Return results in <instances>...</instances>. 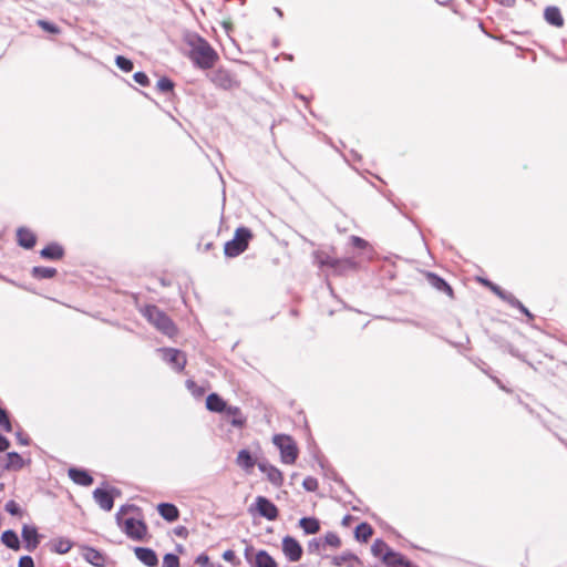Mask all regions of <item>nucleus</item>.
<instances>
[{
	"instance_id": "1",
	"label": "nucleus",
	"mask_w": 567,
	"mask_h": 567,
	"mask_svg": "<svg viewBox=\"0 0 567 567\" xmlns=\"http://www.w3.org/2000/svg\"><path fill=\"white\" fill-rule=\"evenodd\" d=\"M186 43L190 48L189 58L195 65L203 70L214 66L218 54L205 39L197 34H189L186 38Z\"/></svg>"
},
{
	"instance_id": "2",
	"label": "nucleus",
	"mask_w": 567,
	"mask_h": 567,
	"mask_svg": "<svg viewBox=\"0 0 567 567\" xmlns=\"http://www.w3.org/2000/svg\"><path fill=\"white\" fill-rule=\"evenodd\" d=\"M134 506H122L116 514L117 525L122 528V530L134 540H143L147 534V526L141 519H135L133 517L124 518L123 515L128 511L133 509Z\"/></svg>"
},
{
	"instance_id": "3",
	"label": "nucleus",
	"mask_w": 567,
	"mask_h": 567,
	"mask_svg": "<svg viewBox=\"0 0 567 567\" xmlns=\"http://www.w3.org/2000/svg\"><path fill=\"white\" fill-rule=\"evenodd\" d=\"M143 316L162 333L173 337L176 333V327L172 319L156 306H146L142 310Z\"/></svg>"
},
{
	"instance_id": "4",
	"label": "nucleus",
	"mask_w": 567,
	"mask_h": 567,
	"mask_svg": "<svg viewBox=\"0 0 567 567\" xmlns=\"http://www.w3.org/2000/svg\"><path fill=\"white\" fill-rule=\"evenodd\" d=\"M251 238V231L246 227H239L235 231L231 240L227 241L224 247V252L227 257H237L244 252L248 247V241Z\"/></svg>"
},
{
	"instance_id": "5",
	"label": "nucleus",
	"mask_w": 567,
	"mask_h": 567,
	"mask_svg": "<svg viewBox=\"0 0 567 567\" xmlns=\"http://www.w3.org/2000/svg\"><path fill=\"white\" fill-rule=\"evenodd\" d=\"M274 444L280 451V457L285 464H293L298 457V447L291 436L277 434L272 439Z\"/></svg>"
},
{
	"instance_id": "6",
	"label": "nucleus",
	"mask_w": 567,
	"mask_h": 567,
	"mask_svg": "<svg viewBox=\"0 0 567 567\" xmlns=\"http://www.w3.org/2000/svg\"><path fill=\"white\" fill-rule=\"evenodd\" d=\"M485 285L503 301L507 302L513 308L518 309L528 319H533V315L529 312V310L514 295L503 290L499 286L493 282L485 281Z\"/></svg>"
},
{
	"instance_id": "7",
	"label": "nucleus",
	"mask_w": 567,
	"mask_h": 567,
	"mask_svg": "<svg viewBox=\"0 0 567 567\" xmlns=\"http://www.w3.org/2000/svg\"><path fill=\"white\" fill-rule=\"evenodd\" d=\"M245 558L251 567H277L275 559L266 550L254 554L251 546L246 547Z\"/></svg>"
},
{
	"instance_id": "8",
	"label": "nucleus",
	"mask_w": 567,
	"mask_h": 567,
	"mask_svg": "<svg viewBox=\"0 0 567 567\" xmlns=\"http://www.w3.org/2000/svg\"><path fill=\"white\" fill-rule=\"evenodd\" d=\"M282 550L290 561H298L302 555L301 545L290 536H286L282 539Z\"/></svg>"
},
{
	"instance_id": "9",
	"label": "nucleus",
	"mask_w": 567,
	"mask_h": 567,
	"mask_svg": "<svg viewBox=\"0 0 567 567\" xmlns=\"http://www.w3.org/2000/svg\"><path fill=\"white\" fill-rule=\"evenodd\" d=\"M256 509L260 516L268 520H274L278 516V508L276 505L264 496H258L256 498Z\"/></svg>"
},
{
	"instance_id": "10",
	"label": "nucleus",
	"mask_w": 567,
	"mask_h": 567,
	"mask_svg": "<svg viewBox=\"0 0 567 567\" xmlns=\"http://www.w3.org/2000/svg\"><path fill=\"white\" fill-rule=\"evenodd\" d=\"M210 80L215 85L224 90L233 89L236 85V80L231 73L224 69L214 71L210 75Z\"/></svg>"
},
{
	"instance_id": "11",
	"label": "nucleus",
	"mask_w": 567,
	"mask_h": 567,
	"mask_svg": "<svg viewBox=\"0 0 567 567\" xmlns=\"http://www.w3.org/2000/svg\"><path fill=\"white\" fill-rule=\"evenodd\" d=\"M164 359L177 371L183 370L186 364L185 354L176 349H165Z\"/></svg>"
},
{
	"instance_id": "12",
	"label": "nucleus",
	"mask_w": 567,
	"mask_h": 567,
	"mask_svg": "<svg viewBox=\"0 0 567 567\" xmlns=\"http://www.w3.org/2000/svg\"><path fill=\"white\" fill-rule=\"evenodd\" d=\"M134 554H135L136 558L140 561H142L144 565H146L147 567H156L158 564L157 555L151 548L135 547Z\"/></svg>"
},
{
	"instance_id": "13",
	"label": "nucleus",
	"mask_w": 567,
	"mask_h": 567,
	"mask_svg": "<svg viewBox=\"0 0 567 567\" xmlns=\"http://www.w3.org/2000/svg\"><path fill=\"white\" fill-rule=\"evenodd\" d=\"M258 467H259L260 472H262L264 474L267 475L268 480L274 485L281 486V484L284 482V476H282V473L277 467H275L274 465L266 463V462L258 463Z\"/></svg>"
},
{
	"instance_id": "14",
	"label": "nucleus",
	"mask_w": 567,
	"mask_h": 567,
	"mask_svg": "<svg viewBox=\"0 0 567 567\" xmlns=\"http://www.w3.org/2000/svg\"><path fill=\"white\" fill-rule=\"evenodd\" d=\"M22 538L25 542V548L30 551L34 550L39 545V534L35 527L24 525L22 527Z\"/></svg>"
},
{
	"instance_id": "15",
	"label": "nucleus",
	"mask_w": 567,
	"mask_h": 567,
	"mask_svg": "<svg viewBox=\"0 0 567 567\" xmlns=\"http://www.w3.org/2000/svg\"><path fill=\"white\" fill-rule=\"evenodd\" d=\"M544 19L547 23L556 28H561L565 22L559 8L556 6H548L545 8Z\"/></svg>"
},
{
	"instance_id": "16",
	"label": "nucleus",
	"mask_w": 567,
	"mask_h": 567,
	"mask_svg": "<svg viewBox=\"0 0 567 567\" xmlns=\"http://www.w3.org/2000/svg\"><path fill=\"white\" fill-rule=\"evenodd\" d=\"M93 498L102 509L109 512L113 508L114 499L110 492L96 488L93 492Z\"/></svg>"
},
{
	"instance_id": "17",
	"label": "nucleus",
	"mask_w": 567,
	"mask_h": 567,
	"mask_svg": "<svg viewBox=\"0 0 567 567\" xmlns=\"http://www.w3.org/2000/svg\"><path fill=\"white\" fill-rule=\"evenodd\" d=\"M17 240L21 247L31 249L34 247L37 238L30 229L21 227L17 230Z\"/></svg>"
},
{
	"instance_id": "18",
	"label": "nucleus",
	"mask_w": 567,
	"mask_h": 567,
	"mask_svg": "<svg viewBox=\"0 0 567 567\" xmlns=\"http://www.w3.org/2000/svg\"><path fill=\"white\" fill-rule=\"evenodd\" d=\"M158 514L167 522H175L179 516L178 508L171 503H161L157 506Z\"/></svg>"
},
{
	"instance_id": "19",
	"label": "nucleus",
	"mask_w": 567,
	"mask_h": 567,
	"mask_svg": "<svg viewBox=\"0 0 567 567\" xmlns=\"http://www.w3.org/2000/svg\"><path fill=\"white\" fill-rule=\"evenodd\" d=\"M206 408L212 412L225 413L228 406L226 402L217 393H210L206 398Z\"/></svg>"
},
{
	"instance_id": "20",
	"label": "nucleus",
	"mask_w": 567,
	"mask_h": 567,
	"mask_svg": "<svg viewBox=\"0 0 567 567\" xmlns=\"http://www.w3.org/2000/svg\"><path fill=\"white\" fill-rule=\"evenodd\" d=\"M69 476L75 484L82 486H90L93 483L92 476L83 470L70 468Z\"/></svg>"
},
{
	"instance_id": "21",
	"label": "nucleus",
	"mask_w": 567,
	"mask_h": 567,
	"mask_svg": "<svg viewBox=\"0 0 567 567\" xmlns=\"http://www.w3.org/2000/svg\"><path fill=\"white\" fill-rule=\"evenodd\" d=\"M83 557L87 563L96 567H102L105 564V556L92 547L84 548Z\"/></svg>"
},
{
	"instance_id": "22",
	"label": "nucleus",
	"mask_w": 567,
	"mask_h": 567,
	"mask_svg": "<svg viewBox=\"0 0 567 567\" xmlns=\"http://www.w3.org/2000/svg\"><path fill=\"white\" fill-rule=\"evenodd\" d=\"M384 564L386 567H414L409 560H406L399 553H388L384 557Z\"/></svg>"
},
{
	"instance_id": "23",
	"label": "nucleus",
	"mask_w": 567,
	"mask_h": 567,
	"mask_svg": "<svg viewBox=\"0 0 567 567\" xmlns=\"http://www.w3.org/2000/svg\"><path fill=\"white\" fill-rule=\"evenodd\" d=\"M63 254H64L63 248L55 243L48 245L40 251V255L42 258L51 259V260L61 259L63 257Z\"/></svg>"
},
{
	"instance_id": "24",
	"label": "nucleus",
	"mask_w": 567,
	"mask_h": 567,
	"mask_svg": "<svg viewBox=\"0 0 567 567\" xmlns=\"http://www.w3.org/2000/svg\"><path fill=\"white\" fill-rule=\"evenodd\" d=\"M6 464L3 465V468L9 471H19L24 466V461L21 457L20 454L16 452H10L4 457Z\"/></svg>"
},
{
	"instance_id": "25",
	"label": "nucleus",
	"mask_w": 567,
	"mask_h": 567,
	"mask_svg": "<svg viewBox=\"0 0 567 567\" xmlns=\"http://www.w3.org/2000/svg\"><path fill=\"white\" fill-rule=\"evenodd\" d=\"M236 463L245 471H250L255 466V460L247 450H240L238 452Z\"/></svg>"
},
{
	"instance_id": "26",
	"label": "nucleus",
	"mask_w": 567,
	"mask_h": 567,
	"mask_svg": "<svg viewBox=\"0 0 567 567\" xmlns=\"http://www.w3.org/2000/svg\"><path fill=\"white\" fill-rule=\"evenodd\" d=\"M300 527L303 529L306 534H316L320 529V524L317 518L313 517H303L299 520Z\"/></svg>"
},
{
	"instance_id": "27",
	"label": "nucleus",
	"mask_w": 567,
	"mask_h": 567,
	"mask_svg": "<svg viewBox=\"0 0 567 567\" xmlns=\"http://www.w3.org/2000/svg\"><path fill=\"white\" fill-rule=\"evenodd\" d=\"M226 415L231 416L230 423L235 427H241L245 424V417L241 414V411L237 406H228L225 411Z\"/></svg>"
},
{
	"instance_id": "28",
	"label": "nucleus",
	"mask_w": 567,
	"mask_h": 567,
	"mask_svg": "<svg viewBox=\"0 0 567 567\" xmlns=\"http://www.w3.org/2000/svg\"><path fill=\"white\" fill-rule=\"evenodd\" d=\"M1 542L7 547H9V548H11L13 550H18L20 548V542H19L18 535L13 530H11V529H8V530L2 533Z\"/></svg>"
},
{
	"instance_id": "29",
	"label": "nucleus",
	"mask_w": 567,
	"mask_h": 567,
	"mask_svg": "<svg viewBox=\"0 0 567 567\" xmlns=\"http://www.w3.org/2000/svg\"><path fill=\"white\" fill-rule=\"evenodd\" d=\"M371 551L373 556L381 558L384 561V557L388 553H394L386 543H384L381 539L374 540V543L371 546Z\"/></svg>"
},
{
	"instance_id": "30",
	"label": "nucleus",
	"mask_w": 567,
	"mask_h": 567,
	"mask_svg": "<svg viewBox=\"0 0 567 567\" xmlns=\"http://www.w3.org/2000/svg\"><path fill=\"white\" fill-rule=\"evenodd\" d=\"M353 563H360L359 558L350 553L342 554L339 556H334L332 558V564L337 567H341L344 564H348V567H353Z\"/></svg>"
},
{
	"instance_id": "31",
	"label": "nucleus",
	"mask_w": 567,
	"mask_h": 567,
	"mask_svg": "<svg viewBox=\"0 0 567 567\" xmlns=\"http://www.w3.org/2000/svg\"><path fill=\"white\" fill-rule=\"evenodd\" d=\"M32 276L38 279H49L56 275V269L52 267L37 266L32 268Z\"/></svg>"
},
{
	"instance_id": "32",
	"label": "nucleus",
	"mask_w": 567,
	"mask_h": 567,
	"mask_svg": "<svg viewBox=\"0 0 567 567\" xmlns=\"http://www.w3.org/2000/svg\"><path fill=\"white\" fill-rule=\"evenodd\" d=\"M51 546L53 551L66 554L72 548V543L66 538H58L52 540Z\"/></svg>"
},
{
	"instance_id": "33",
	"label": "nucleus",
	"mask_w": 567,
	"mask_h": 567,
	"mask_svg": "<svg viewBox=\"0 0 567 567\" xmlns=\"http://www.w3.org/2000/svg\"><path fill=\"white\" fill-rule=\"evenodd\" d=\"M373 533L372 527L367 523H361L357 526L354 535L358 540L367 542Z\"/></svg>"
},
{
	"instance_id": "34",
	"label": "nucleus",
	"mask_w": 567,
	"mask_h": 567,
	"mask_svg": "<svg viewBox=\"0 0 567 567\" xmlns=\"http://www.w3.org/2000/svg\"><path fill=\"white\" fill-rule=\"evenodd\" d=\"M430 280H431L432 285L435 288H437L439 290H443V291L447 292L449 295H452V288L442 278L431 274Z\"/></svg>"
},
{
	"instance_id": "35",
	"label": "nucleus",
	"mask_w": 567,
	"mask_h": 567,
	"mask_svg": "<svg viewBox=\"0 0 567 567\" xmlns=\"http://www.w3.org/2000/svg\"><path fill=\"white\" fill-rule=\"evenodd\" d=\"M116 65L124 72H130L133 70V62L122 55L116 56Z\"/></svg>"
},
{
	"instance_id": "36",
	"label": "nucleus",
	"mask_w": 567,
	"mask_h": 567,
	"mask_svg": "<svg viewBox=\"0 0 567 567\" xmlns=\"http://www.w3.org/2000/svg\"><path fill=\"white\" fill-rule=\"evenodd\" d=\"M156 87L163 92V93H167V92H171L174 87V83L168 79V78H161L157 83H156Z\"/></svg>"
},
{
	"instance_id": "37",
	"label": "nucleus",
	"mask_w": 567,
	"mask_h": 567,
	"mask_svg": "<svg viewBox=\"0 0 567 567\" xmlns=\"http://www.w3.org/2000/svg\"><path fill=\"white\" fill-rule=\"evenodd\" d=\"M4 509L12 516H22L23 512L14 501L7 502Z\"/></svg>"
},
{
	"instance_id": "38",
	"label": "nucleus",
	"mask_w": 567,
	"mask_h": 567,
	"mask_svg": "<svg viewBox=\"0 0 567 567\" xmlns=\"http://www.w3.org/2000/svg\"><path fill=\"white\" fill-rule=\"evenodd\" d=\"M323 544L328 545V546H331V547H334V548H338L341 545V540H340V538H339V536L337 534L328 533L324 536Z\"/></svg>"
},
{
	"instance_id": "39",
	"label": "nucleus",
	"mask_w": 567,
	"mask_h": 567,
	"mask_svg": "<svg viewBox=\"0 0 567 567\" xmlns=\"http://www.w3.org/2000/svg\"><path fill=\"white\" fill-rule=\"evenodd\" d=\"M162 567H179V559L174 554H166L163 558Z\"/></svg>"
},
{
	"instance_id": "40",
	"label": "nucleus",
	"mask_w": 567,
	"mask_h": 567,
	"mask_svg": "<svg viewBox=\"0 0 567 567\" xmlns=\"http://www.w3.org/2000/svg\"><path fill=\"white\" fill-rule=\"evenodd\" d=\"M0 426L6 432H11V430H12L9 416H8L7 412L1 408H0Z\"/></svg>"
},
{
	"instance_id": "41",
	"label": "nucleus",
	"mask_w": 567,
	"mask_h": 567,
	"mask_svg": "<svg viewBox=\"0 0 567 567\" xmlns=\"http://www.w3.org/2000/svg\"><path fill=\"white\" fill-rule=\"evenodd\" d=\"M318 481L317 478L312 477V476H307L303 482H302V486L305 487L306 491L308 492H315L317 488H318Z\"/></svg>"
},
{
	"instance_id": "42",
	"label": "nucleus",
	"mask_w": 567,
	"mask_h": 567,
	"mask_svg": "<svg viewBox=\"0 0 567 567\" xmlns=\"http://www.w3.org/2000/svg\"><path fill=\"white\" fill-rule=\"evenodd\" d=\"M38 24H39V25H40L44 31H48V32H50V33H59V32H60V29H59L56 25H54V24H52V23H50V22H48V21H45V20H39V21H38Z\"/></svg>"
},
{
	"instance_id": "43",
	"label": "nucleus",
	"mask_w": 567,
	"mask_h": 567,
	"mask_svg": "<svg viewBox=\"0 0 567 567\" xmlns=\"http://www.w3.org/2000/svg\"><path fill=\"white\" fill-rule=\"evenodd\" d=\"M133 78L140 85H148V76L144 72H136Z\"/></svg>"
},
{
	"instance_id": "44",
	"label": "nucleus",
	"mask_w": 567,
	"mask_h": 567,
	"mask_svg": "<svg viewBox=\"0 0 567 567\" xmlns=\"http://www.w3.org/2000/svg\"><path fill=\"white\" fill-rule=\"evenodd\" d=\"M18 567H34V563H33L32 557H30V556H22L19 559Z\"/></svg>"
},
{
	"instance_id": "45",
	"label": "nucleus",
	"mask_w": 567,
	"mask_h": 567,
	"mask_svg": "<svg viewBox=\"0 0 567 567\" xmlns=\"http://www.w3.org/2000/svg\"><path fill=\"white\" fill-rule=\"evenodd\" d=\"M196 564L202 567H208L210 565L209 557L205 554H202L196 558Z\"/></svg>"
},
{
	"instance_id": "46",
	"label": "nucleus",
	"mask_w": 567,
	"mask_h": 567,
	"mask_svg": "<svg viewBox=\"0 0 567 567\" xmlns=\"http://www.w3.org/2000/svg\"><path fill=\"white\" fill-rule=\"evenodd\" d=\"M308 548L310 551H319L321 548V542L318 539H312L311 542H309Z\"/></svg>"
},
{
	"instance_id": "47",
	"label": "nucleus",
	"mask_w": 567,
	"mask_h": 567,
	"mask_svg": "<svg viewBox=\"0 0 567 567\" xmlns=\"http://www.w3.org/2000/svg\"><path fill=\"white\" fill-rule=\"evenodd\" d=\"M351 240H352L353 245L358 248H363L367 245L365 240H363L362 238L357 237V236H353L351 238Z\"/></svg>"
},
{
	"instance_id": "48",
	"label": "nucleus",
	"mask_w": 567,
	"mask_h": 567,
	"mask_svg": "<svg viewBox=\"0 0 567 567\" xmlns=\"http://www.w3.org/2000/svg\"><path fill=\"white\" fill-rule=\"evenodd\" d=\"M223 558L227 561H234L235 558H236V555L233 550H226L224 554H223Z\"/></svg>"
},
{
	"instance_id": "49",
	"label": "nucleus",
	"mask_w": 567,
	"mask_h": 567,
	"mask_svg": "<svg viewBox=\"0 0 567 567\" xmlns=\"http://www.w3.org/2000/svg\"><path fill=\"white\" fill-rule=\"evenodd\" d=\"M9 447V441L0 434V452L6 451Z\"/></svg>"
},
{
	"instance_id": "50",
	"label": "nucleus",
	"mask_w": 567,
	"mask_h": 567,
	"mask_svg": "<svg viewBox=\"0 0 567 567\" xmlns=\"http://www.w3.org/2000/svg\"><path fill=\"white\" fill-rule=\"evenodd\" d=\"M324 264L330 265L331 267L336 268L337 265L339 264V261L334 260V259H331V260L324 261Z\"/></svg>"
},
{
	"instance_id": "51",
	"label": "nucleus",
	"mask_w": 567,
	"mask_h": 567,
	"mask_svg": "<svg viewBox=\"0 0 567 567\" xmlns=\"http://www.w3.org/2000/svg\"><path fill=\"white\" fill-rule=\"evenodd\" d=\"M351 519H352V517L350 515H347L343 517L342 524L347 526V525H349Z\"/></svg>"
},
{
	"instance_id": "52",
	"label": "nucleus",
	"mask_w": 567,
	"mask_h": 567,
	"mask_svg": "<svg viewBox=\"0 0 567 567\" xmlns=\"http://www.w3.org/2000/svg\"><path fill=\"white\" fill-rule=\"evenodd\" d=\"M208 567H223L220 564H214V563H210V565Z\"/></svg>"
},
{
	"instance_id": "53",
	"label": "nucleus",
	"mask_w": 567,
	"mask_h": 567,
	"mask_svg": "<svg viewBox=\"0 0 567 567\" xmlns=\"http://www.w3.org/2000/svg\"><path fill=\"white\" fill-rule=\"evenodd\" d=\"M276 11H277V14H279V16H281V14H282V13H281V11H280L279 9H276Z\"/></svg>"
},
{
	"instance_id": "54",
	"label": "nucleus",
	"mask_w": 567,
	"mask_h": 567,
	"mask_svg": "<svg viewBox=\"0 0 567 567\" xmlns=\"http://www.w3.org/2000/svg\"><path fill=\"white\" fill-rule=\"evenodd\" d=\"M514 2H515V0H509V4H512V3H514Z\"/></svg>"
}]
</instances>
